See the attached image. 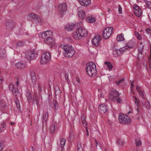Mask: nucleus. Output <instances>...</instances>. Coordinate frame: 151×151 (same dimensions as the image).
I'll return each instance as SVG.
<instances>
[{
  "label": "nucleus",
  "mask_w": 151,
  "mask_h": 151,
  "mask_svg": "<svg viewBox=\"0 0 151 151\" xmlns=\"http://www.w3.org/2000/svg\"><path fill=\"white\" fill-rule=\"evenodd\" d=\"M52 35V32L49 30L40 34L39 35V37L40 38L45 39L44 41L50 45L51 47L55 43L54 40L51 37Z\"/></svg>",
  "instance_id": "nucleus-1"
},
{
  "label": "nucleus",
  "mask_w": 151,
  "mask_h": 151,
  "mask_svg": "<svg viewBox=\"0 0 151 151\" xmlns=\"http://www.w3.org/2000/svg\"><path fill=\"white\" fill-rule=\"evenodd\" d=\"M86 69V73L89 76L93 77L96 75V66L94 63L91 62L87 64Z\"/></svg>",
  "instance_id": "nucleus-2"
},
{
  "label": "nucleus",
  "mask_w": 151,
  "mask_h": 151,
  "mask_svg": "<svg viewBox=\"0 0 151 151\" xmlns=\"http://www.w3.org/2000/svg\"><path fill=\"white\" fill-rule=\"evenodd\" d=\"M63 49L64 51L65 56L68 57H72L75 53V51L73 47L71 45H64Z\"/></svg>",
  "instance_id": "nucleus-3"
},
{
  "label": "nucleus",
  "mask_w": 151,
  "mask_h": 151,
  "mask_svg": "<svg viewBox=\"0 0 151 151\" xmlns=\"http://www.w3.org/2000/svg\"><path fill=\"white\" fill-rule=\"evenodd\" d=\"M132 47L133 46L132 45H131L130 43L128 42L126 46L124 47L119 49H115L114 50L113 52L114 56L115 57L120 56L123 54V52L125 51L126 50L132 48Z\"/></svg>",
  "instance_id": "nucleus-4"
},
{
  "label": "nucleus",
  "mask_w": 151,
  "mask_h": 151,
  "mask_svg": "<svg viewBox=\"0 0 151 151\" xmlns=\"http://www.w3.org/2000/svg\"><path fill=\"white\" fill-rule=\"evenodd\" d=\"M119 120L120 123L123 124H129L131 122V119L128 116L122 114H119Z\"/></svg>",
  "instance_id": "nucleus-5"
},
{
  "label": "nucleus",
  "mask_w": 151,
  "mask_h": 151,
  "mask_svg": "<svg viewBox=\"0 0 151 151\" xmlns=\"http://www.w3.org/2000/svg\"><path fill=\"white\" fill-rule=\"evenodd\" d=\"M27 17L30 20L37 24H40L41 22V18L38 15L32 13L29 14Z\"/></svg>",
  "instance_id": "nucleus-6"
},
{
  "label": "nucleus",
  "mask_w": 151,
  "mask_h": 151,
  "mask_svg": "<svg viewBox=\"0 0 151 151\" xmlns=\"http://www.w3.org/2000/svg\"><path fill=\"white\" fill-rule=\"evenodd\" d=\"M108 96L110 100L114 101L119 97V93L115 90L112 89L109 93Z\"/></svg>",
  "instance_id": "nucleus-7"
},
{
  "label": "nucleus",
  "mask_w": 151,
  "mask_h": 151,
  "mask_svg": "<svg viewBox=\"0 0 151 151\" xmlns=\"http://www.w3.org/2000/svg\"><path fill=\"white\" fill-rule=\"evenodd\" d=\"M51 55L49 52H45L43 54L40 60L41 64H44L48 63L51 59Z\"/></svg>",
  "instance_id": "nucleus-8"
},
{
  "label": "nucleus",
  "mask_w": 151,
  "mask_h": 151,
  "mask_svg": "<svg viewBox=\"0 0 151 151\" xmlns=\"http://www.w3.org/2000/svg\"><path fill=\"white\" fill-rule=\"evenodd\" d=\"M58 13L62 17L65 14L67 9V5L65 3L60 4L58 6Z\"/></svg>",
  "instance_id": "nucleus-9"
},
{
  "label": "nucleus",
  "mask_w": 151,
  "mask_h": 151,
  "mask_svg": "<svg viewBox=\"0 0 151 151\" xmlns=\"http://www.w3.org/2000/svg\"><path fill=\"white\" fill-rule=\"evenodd\" d=\"M37 54V52L34 49L31 50L26 52L25 57L28 59L32 60L35 59Z\"/></svg>",
  "instance_id": "nucleus-10"
},
{
  "label": "nucleus",
  "mask_w": 151,
  "mask_h": 151,
  "mask_svg": "<svg viewBox=\"0 0 151 151\" xmlns=\"http://www.w3.org/2000/svg\"><path fill=\"white\" fill-rule=\"evenodd\" d=\"M113 28L112 27H107L104 30L103 33V36L104 39H107L111 36Z\"/></svg>",
  "instance_id": "nucleus-11"
},
{
  "label": "nucleus",
  "mask_w": 151,
  "mask_h": 151,
  "mask_svg": "<svg viewBox=\"0 0 151 151\" xmlns=\"http://www.w3.org/2000/svg\"><path fill=\"white\" fill-rule=\"evenodd\" d=\"M101 39V37L99 35H96L94 36L92 40V42L94 45L97 46L99 45V43Z\"/></svg>",
  "instance_id": "nucleus-12"
},
{
  "label": "nucleus",
  "mask_w": 151,
  "mask_h": 151,
  "mask_svg": "<svg viewBox=\"0 0 151 151\" xmlns=\"http://www.w3.org/2000/svg\"><path fill=\"white\" fill-rule=\"evenodd\" d=\"M78 17L82 19H84L85 17L86 13L83 8L81 6L79 7L78 8Z\"/></svg>",
  "instance_id": "nucleus-13"
},
{
  "label": "nucleus",
  "mask_w": 151,
  "mask_h": 151,
  "mask_svg": "<svg viewBox=\"0 0 151 151\" xmlns=\"http://www.w3.org/2000/svg\"><path fill=\"white\" fill-rule=\"evenodd\" d=\"M14 23L13 21H8L6 23V29L8 30L12 31L14 28Z\"/></svg>",
  "instance_id": "nucleus-14"
},
{
  "label": "nucleus",
  "mask_w": 151,
  "mask_h": 151,
  "mask_svg": "<svg viewBox=\"0 0 151 151\" xmlns=\"http://www.w3.org/2000/svg\"><path fill=\"white\" fill-rule=\"evenodd\" d=\"M77 29L79 32L78 33H81L82 37L87 35V31L84 27L81 26L79 27H77Z\"/></svg>",
  "instance_id": "nucleus-15"
},
{
  "label": "nucleus",
  "mask_w": 151,
  "mask_h": 151,
  "mask_svg": "<svg viewBox=\"0 0 151 151\" xmlns=\"http://www.w3.org/2000/svg\"><path fill=\"white\" fill-rule=\"evenodd\" d=\"M108 109L107 106L104 104H101L99 106L98 111L100 113H105Z\"/></svg>",
  "instance_id": "nucleus-16"
},
{
  "label": "nucleus",
  "mask_w": 151,
  "mask_h": 151,
  "mask_svg": "<svg viewBox=\"0 0 151 151\" xmlns=\"http://www.w3.org/2000/svg\"><path fill=\"white\" fill-rule=\"evenodd\" d=\"M9 89L12 91V93L15 96L17 95V94H19L18 92V88H14L12 84H11L9 85Z\"/></svg>",
  "instance_id": "nucleus-17"
},
{
  "label": "nucleus",
  "mask_w": 151,
  "mask_h": 151,
  "mask_svg": "<svg viewBox=\"0 0 151 151\" xmlns=\"http://www.w3.org/2000/svg\"><path fill=\"white\" fill-rule=\"evenodd\" d=\"M80 4L82 6L86 7L91 3V0H78Z\"/></svg>",
  "instance_id": "nucleus-18"
},
{
  "label": "nucleus",
  "mask_w": 151,
  "mask_h": 151,
  "mask_svg": "<svg viewBox=\"0 0 151 151\" xmlns=\"http://www.w3.org/2000/svg\"><path fill=\"white\" fill-rule=\"evenodd\" d=\"M76 24L73 23L68 24L65 26V29L67 31H72L76 27Z\"/></svg>",
  "instance_id": "nucleus-19"
},
{
  "label": "nucleus",
  "mask_w": 151,
  "mask_h": 151,
  "mask_svg": "<svg viewBox=\"0 0 151 151\" xmlns=\"http://www.w3.org/2000/svg\"><path fill=\"white\" fill-rule=\"evenodd\" d=\"M26 66V65L23 62H19L15 64L16 68L19 69H24Z\"/></svg>",
  "instance_id": "nucleus-20"
},
{
  "label": "nucleus",
  "mask_w": 151,
  "mask_h": 151,
  "mask_svg": "<svg viewBox=\"0 0 151 151\" xmlns=\"http://www.w3.org/2000/svg\"><path fill=\"white\" fill-rule=\"evenodd\" d=\"M30 76L32 83L34 85L37 84V80L36 75L34 72L32 71L31 73Z\"/></svg>",
  "instance_id": "nucleus-21"
},
{
  "label": "nucleus",
  "mask_w": 151,
  "mask_h": 151,
  "mask_svg": "<svg viewBox=\"0 0 151 151\" xmlns=\"http://www.w3.org/2000/svg\"><path fill=\"white\" fill-rule=\"evenodd\" d=\"M78 32H79L77 29L76 31L73 33V37L76 40H80L82 38L81 34H80L79 33H78Z\"/></svg>",
  "instance_id": "nucleus-22"
},
{
  "label": "nucleus",
  "mask_w": 151,
  "mask_h": 151,
  "mask_svg": "<svg viewBox=\"0 0 151 151\" xmlns=\"http://www.w3.org/2000/svg\"><path fill=\"white\" fill-rule=\"evenodd\" d=\"M27 101L29 103H30L32 101V96L31 92L29 90H27L25 94Z\"/></svg>",
  "instance_id": "nucleus-23"
},
{
  "label": "nucleus",
  "mask_w": 151,
  "mask_h": 151,
  "mask_svg": "<svg viewBox=\"0 0 151 151\" xmlns=\"http://www.w3.org/2000/svg\"><path fill=\"white\" fill-rule=\"evenodd\" d=\"M6 52L5 50L3 48H0V58L3 59L6 57Z\"/></svg>",
  "instance_id": "nucleus-24"
},
{
  "label": "nucleus",
  "mask_w": 151,
  "mask_h": 151,
  "mask_svg": "<svg viewBox=\"0 0 151 151\" xmlns=\"http://www.w3.org/2000/svg\"><path fill=\"white\" fill-rule=\"evenodd\" d=\"M32 101L33 104H37L38 103L37 95L36 93H34L33 96Z\"/></svg>",
  "instance_id": "nucleus-25"
},
{
  "label": "nucleus",
  "mask_w": 151,
  "mask_h": 151,
  "mask_svg": "<svg viewBox=\"0 0 151 151\" xmlns=\"http://www.w3.org/2000/svg\"><path fill=\"white\" fill-rule=\"evenodd\" d=\"M86 20L88 22L93 23L95 22L96 19L93 16H91L87 17Z\"/></svg>",
  "instance_id": "nucleus-26"
},
{
  "label": "nucleus",
  "mask_w": 151,
  "mask_h": 151,
  "mask_svg": "<svg viewBox=\"0 0 151 151\" xmlns=\"http://www.w3.org/2000/svg\"><path fill=\"white\" fill-rule=\"evenodd\" d=\"M144 47V46H142L141 47H138V60H140V58L141 56L142 55V50Z\"/></svg>",
  "instance_id": "nucleus-27"
},
{
  "label": "nucleus",
  "mask_w": 151,
  "mask_h": 151,
  "mask_svg": "<svg viewBox=\"0 0 151 151\" xmlns=\"http://www.w3.org/2000/svg\"><path fill=\"white\" fill-rule=\"evenodd\" d=\"M124 40V35L123 34H121L118 35L117 37V40L118 42L123 41Z\"/></svg>",
  "instance_id": "nucleus-28"
},
{
  "label": "nucleus",
  "mask_w": 151,
  "mask_h": 151,
  "mask_svg": "<svg viewBox=\"0 0 151 151\" xmlns=\"http://www.w3.org/2000/svg\"><path fill=\"white\" fill-rule=\"evenodd\" d=\"M55 125L53 123H52V125L50 127L49 129L50 132L52 133H54L55 131L56 128Z\"/></svg>",
  "instance_id": "nucleus-29"
},
{
  "label": "nucleus",
  "mask_w": 151,
  "mask_h": 151,
  "mask_svg": "<svg viewBox=\"0 0 151 151\" xmlns=\"http://www.w3.org/2000/svg\"><path fill=\"white\" fill-rule=\"evenodd\" d=\"M104 64L105 66L109 69H111L113 68L112 65L109 62H105L104 63Z\"/></svg>",
  "instance_id": "nucleus-30"
},
{
  "label": "nucleus",
  "mask_w": 151,
  "mask_h": 151,
  "mask_svg": "<svg viewBox=\"0 0 151 151\" xmlns=\"http://www.w3.org/2000/svg\"><path fill=\"white\" fill-rule=\"evenodd\" d=\"M66 139L65 138H62L60 140V146L61 148L64 147L66 142Z\"/></svg>",
  "instance_id": "nucleus-31"
},
{
  "label": "nucleus",
  "mask_w": 151,
  "mask_h": 151,
  "mask_svg": "<svg viewBox=\"0 0 151 151\" xmlns=\"http://www.w3.org/2000/svg\"><path fill=\"white\" fill-rule=\"evenodd\" d=\"M134 12L135 14L138 17H140L142 14V11L141 9L138 10H134Z\"/></svg>",
  "instance_id": "nucleus-32"
},
{
  "label": "nucleus",
  "mask_w": 151,
  "mask_h": 151,
  "mask_svg": "<svg viewBox=\"0 0 151 151\" xmlns=\"http://www.w3.org/2000/svg\"><path fill=\"white\" fill-rule=\"evenodd\" d=\"M133 99L135 101V104L137 105V107H138L139 103V100L135 96L133 97ZM137 111L138 112V107H137Z\"/></svg>",
  "instance_id": "nucleus-33"
},
{
  "label": "nucleus",
  "mask_w": 151,
  "mask_h": 151,
  "mask_svg": "<svg viewBox=\"0 0 151 151\" xmlns=\"http://www.w3.org/2000/svg\"><path fill=\"white\" fill-rule=\"evenodd\" d=\"M16 104L17 106V110L18 111L21 110L20 106V104L19 101L16 98Z\"/></svg>",
  "instance_id": "nucleus-34"
},
{
  "label": "nucleus",
  "mask_w": 151,
  "mask_h": 151,
  "mask_svg": "<svg viewBox=\"0 0 151 151\" xmlns=\"http://www.w3.org/2000/svg\"><path fill=\"white\" fill-rule=\"evenodd\" d=\"M135 35L137 39L139 40H140L142 39L141 35L139 34V33L137 32H135Z\"/></svg>",
  "instance_id": "nucleus-35"
},
{
  "label": "nucleus",
  "mask_w": 151,
  "mask_h": 151,
  "mask_svg": "<svg viewBox=\"0 0 151 151\" xmlns=\"http://www.w3.org/2000/svg\"><path fill=\"white\" fill-rule=\"evenodd\" d=\"M77 151H83V149L81 146V143L78 142L77 144Z\"/></svg>",
  "instance_id": "nucleus-36"
},
{
  "label": "nucleus",
  "mask_w": 151,
  "mask_h": 151,
  "mask_svg": "<svg viewBox=\"0 0 151 151\" xmlns=\"http://www.w3.org/2000/svg\"><path fill=\"white\" fill-rule=\"evenodd\" d=\"M146 6H145V8L144 9H146L147 8L148 9H151V2L149 1H147L146 2Z\"/></svg>",
  "instance_id": "nucleus-37"
},
{
  "label": "nucleus",
  "mask_w": 151,
  "mask_h": 151,
  "mask_svg": "<svg viewBox=\"0 0 151 151\" xmlns=\"http://www.w3.org/2000/svg\"><path fill=\"white\" fill-rule=\"evenodd\" d=\"M6 103L3 100H2L0 102V106L1 108H3L6 106Z\"/></svg>",
  "instance_id": "nucleus-38"
},
{
  "label": "nucleus",
  "mask_w": 151,
  "mask_h": 151,
  "mask_svg": "<svg viewBox=\"0 0 151 151\" xmlns=\"http://www.w3.org/2000/svg\"><path fill=\"white\" fill-rule=\"evenodd\" d=\"M136 145L137 146H138L141 145L142 142L139 139H136Z\"/></svg>",
  "instance_id": "nucleus-39"
},
{
  "label": "nucleus",
  "mask_w": 151,
  "mask_h": 151,
  "mask_svg": "<svg viewBox=\"0 0 151 151\" xmlns=\"http://www.w3.org/2000/svg\"><path fill=\"white\" fill-rule=\"evenodd\" d=\"M55 94L56 96L59 95L61 93V91L58 88H57L56 89H55Z\"/></svg>",
  "instance_id": "nucleus-40"
},
{
  "label": "nucleus",
  "mask_w": 151,
  "mask_h": 151,
  "mask_svg": "<svg viewBox=\"0 0 151 151\" xmlns=\"http://www.w3.org/2000/svg\"><path fill=\"white\" fill-rule=\"evenodd\" d=\"M48 117V111H47L45 113V116L44 117V119L43 120H45V122H46L47 120Z\"/></svg>",
  "instance_id": "nucleus-41"
},
{
  "label": "nucleus",
  "mask_w": 151,
  "mask_h": 151,
  "mask_svg": "<svg viewBox=\"0 0 151 151\" xmlns=\"http://www.w3.org/2000/svg\"><path fill=\"white\" fill-rule=\"evenodd\" d=\"M24 42H23L22 41H19L17 43L16 47H18L22 46H24Z\"/></svg>",
  "instance_id": "nucleus-42"
},
{
  "label": "nucleus",
  "mask_w": 151,
  "mask_h": 151,
  "mask_svg": "<svg viewBox=\"0 0 151 151\" xmlns=\"http://www.w3.org/2000/svg\"><path fill=\"white\" fill-rule=\"evenodd\" d=\"M124 81V79H121L117 81H116L115 83L117 85H119L121 83H122Z\"/></svg>",
  "instance_id": "nucleus-43"
},
{
  "label": "nucleus",
  "mask_w": 151,
  "mask_h": 151,
  "mask_svg": "<svg viewBox=\"0 0 151 151\" xmlns=\"http://www.w3.org/2000/svg\"><path fill=\"white\" fill-rule=\"evenodd\" d=\"M145 106L147 109H149L150 107V104L149 102L147 101L145 102Z\"/></svg>",
  "instance_id": "nucleus-44"
},
{
  "label": "nucleus",
  "mask_w": 151,
  "mask_h": 151,
  "mask_svg": "<svg viewBox=\"0 0 151 151\" xmlns=\"http://www.w3.org/2000/svg\"><path fill=\"white\" fill-rule=\"evenodd\" d=\"M119 144V145H123V144L124 142L122 140L118 139L117 140Z\"/></svg>",
  "instance_id": "nucleus-45"
},
{
  "label": "nucleus",
  "mask_w": 151,
  "mask_h": 151,
  "mask_svg": "<svg viewBox=\"0 0 151 151\" xmlns=\"http://www.w3.org/2000/svg\"><path fill=\"white\" fill-rule=\"evenodd\" d=\"M54 106L55 110H57L58 109V103L55 101L54 103Z\"/></svg>",
  "instance_id": "nucleus-46"
},
{
  "label": "nucleus",
  "mask_w": 151,
  "mask_h": 151,
  "mask_svg": "<svg viewBox=\"0 0 151 151\" xmlns=\"http://www.w3.org/2000/svg\"><path fill=\"white\" fill-rule=\"evenodd\" d=\"M133 8V9H134V10H138L140 9L139 7L136 5H134Z\"/></svg>",
  "instance_id": "nucleus-47"
},
{
  "label": "nucleus",
  "mask_w": 151,
  "mask_h": 151,
  "mask_svg": "<svg viewBox=\"0 0 151 151\" xmlns=\"http://www.w3.org/2000/svg\"><path fill=\"white\" fill-rule=\"evenodd\" d=\"M118 12L119 14H121L122 13V8L120 5H119Z\"/></svg>",
  "instance_id": "nucleus-48"
},
{
  "label": "nucleus",
  "mask_w": 151,
  "mask_h": 151,
  "mask_svg": "<svg viewBox=\"0 0 151 151\" xmlns=\"http://www.w3.org/2000/svg\"><path fill=\"white\" fill-rule=\"evenodd\" d=\"M65 78L66 80L67 81V82H68L69 81V79L68 78V73H65Z\"/></svg>",
  "instance_id": "nucleus-49"
},
{
  "label": "nucleus",
  "mask_w": 151,
  "mask_h": 151,
  "mask_svg": "<svg viewBox=\"0 0 151 151\" xmlns=\"http://www.w3.org/2000/svg\"><path fill=\"white\" fill-rule=\"evenodd\" d=\"M4 148V146L2 143L0 142V151H2Z\"/></svg>",
  "instance_id": "nucleus-50"
},
{
  "label": "nucleus",
  "mask_w": 151,
  "mask_h": 151,
  "mask_svg": "<svg viewBox=\"0 0 151 151\" xmlns=\"http://www.w3.org/2000/svg\"><path fill=\"white\" fill-rule=\"evenodd\" d=\"M122 100L121 98H119V97L117 99V100H116V101L118 103H120L122 101Z\"/></svg>",
  "instance_id": "nucleus-51"
},
{
  "label": "nucleus",
  "mask_w": 151,
  "mask_h": 151,
  "mask_svg": "<svg viewBox=\"0 0 151 151\" xmlns=\"http://www.w3.org/2000/svg\"><path fill=\"white\" fill-rule=\"evenodd\" d=\"M82 124H83V125L84 127H85L87 125V123L86 122L85 120L82 121Z\"/></svg>",
  "instance_id": "nucleus-52"
},
{
  "label": "nucleus",
  "mask_w": 151,
  "mask_h": 151,
  "mask_svg": "<svg viewBox=\"0 0 151 151\" xmlns=\"http://www.w3.org/2000/svg\"><path fill=\"white\" fill-rule=\"evenodd\" d=\"M148 63H149V67L150 68V69L151 70V58H150L149 61H148Z\"/></svg>",
  "instance_id": "nucleus-53"
},
{
  "label": "nucleus",
  "mask_w": 151,
  "mask_h": 151,
  "mask_svg": "<svg viewBox=\"0 0 151 151\" xmlns=\"http://www.w3.org/2000/svg\"><path fill=\"white\" fill-rule=\"evenodd\" d=\"M136 89L138 92H139L141 90L139 86H137Z\"/></svg>",
  "instance_id": "nucleus-54"
},
{
  "label": "nucleus",
  "mask_w": 151,
  "mask_h": 151,
  "mask_svg": "<svg viewBox=\"0 0 151 151\" xmlns=\"http://www.w3.org/2000/svg\"><path fill=\"white\" fill-rule=\"evenodd\" d=\"M146 31L147 32V33H148L149 35L150 33V32H151V29H150L149 28H148V29H147Z\"/></svg>",
  "instance_id": "nucleus-55"
},
{
  "label": "nucleus",
  "mask_w": 151,
  "mask_h": 151,
  "mask_svg": "<svg viewBox=\"0 0 151 151\" xmlns=\"http://www.w3.org/2000/svg\"><path fill=\"white\" fill-rule=\"evenodd\" d=\"M1 127H2V129H4V128H5V127H6V125L4 123H2L1 124Z\"/></svg>",
  "instance_id": "nucleus-56"
},
{
  "label": "nucleus",
  "mask_w": 151,
  "mask_h": 151,
  "mask_svg": "<svg viewBox=\"0 0 151 151\" xmlns=\"http://www.w3.org/2000/svg\"><path fill=\"white\" fill-rule=\"evenodd\" d=\"M95 142L96 144V147L97 148L98 145H99V143L96 140H95Z\"/></svg>",
  "instance_id": "nucleus-57"
},
{
  "label": "nucleus",
  "mask_w": 151,
  "mask_h": 151,
  "mask_svg": "<svg viewBox=\"0 0 151 151\" xmlns=\"http://www.w3.org/2000/svg\"><path fill=\"white\" fill-rule=\"evenodd\" d=\"M139 95L141 96L142 97L143 96V92L142 91H141V90L139 92Z\"/></svg>",
  "instance_id": "nucleus-58"
},
{
  "label": "nucleus",
  "mask_w": 151,
  "mask_h": 151,
  "mask_svg": "<svg viewBox=\"0 0 151 151\" xmlns=\"http://www.w3.org/2000/svg\"><path fill=\"white\" fill-rule=\"evenodd\" d=\"M16 87L17 88L19 86V81L18 80L17 81L16 83H15Z\"/></svg>",
  "instance_id": "nucleus-59"
},
{
  "label": "nucleus",
  "mask_w": 151,
  "mask_h": 151,
  "mask_svg": "<svg viewBox=\"0 0 151 151\" xmlns=\"http://www.w3.org/2000/svg\"><path fill=\"white\" fill-rule=\"evenodd\" d=\"M69 136V138H71L73 137V134L72 133H70Z\"/></svg>",
  "instance_id": "nucleus-60"
},
{
  "label": "nucleus",
  "mask_w": 151,
  "mask_h": 151,
  "mask_svg": "<svg viewBox=\"0 0 151 151\" xmlns=\"http://www.w3.org/2000/svg\"><path fill=\"white\" fill-rule=\"evenodd\" d=\"M86 132H87V135L88 136L89 135V132H88V129H87V127H86Z\"/></svg>",
  "instance_id": "nucleus-61"
},
{
  "label": "nucleus",
  "mask_w": 151,
  "mask_h": 151,
  "mask_svg": "<svg viewBox=\"0 0 151 151\" xmlns=\"http://www.w3.org/2000/svg\"><path fill=\"white\" fill-rule=\"evenodd\" d=\"M104 93H101L100 94V96L101 97H104Z\"/></svg>",
  "instance_id": "nucleus-62"
},
{
  "label": "nucleus",
  "mask_w": 151,
  "mask_h": 151,
  "mask_svg": "<svg viewBox=\"0 0 151 151\" xmlns=\"http://www.w3.org/2000/svg\"><path fill=\"white\" fill-rule=\"evenodd\" d=\"M15 122H11L10 123V124L11 125H13L14 124Z\"/></svg>",
  "instance_id": "nucleus-63"
},
{
  "label": "nucleus",
  "mask_w": 151,
  "mask_h": 151,
  "mask_svg": "<svg viewBox=\"0 0 151 151\" xmlns=\"http://www.w3.org/2000/svg\"><path fill=\"white\" fill-rule=\"evenodd\" d=\"M85 117H83V118H82V121H84V120H85Z\"/></svg>",
  "instance_id": "nucleus-64"
}]
</instances>
